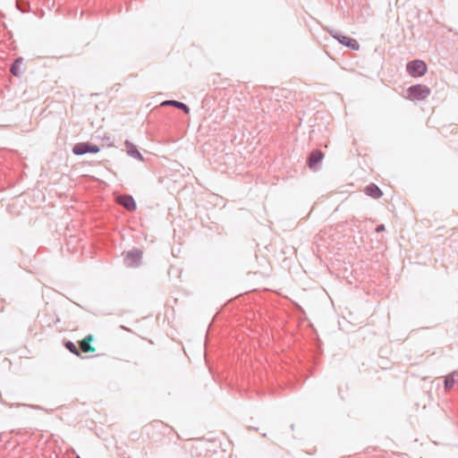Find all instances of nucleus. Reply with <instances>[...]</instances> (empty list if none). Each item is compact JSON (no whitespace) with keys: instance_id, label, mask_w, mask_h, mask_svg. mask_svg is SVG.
<instances>
[{"instance_id":"obj_8","label":"nucleus","mask_w":458,"mask_h":458,"mask_svg":"<svg viewBox=\"0 0 458 458\" xmlns=\"http://www.w3.org/2000/svg\"><path fill=\"white\" fill-rule=\"evenodd\" d=\"M324 158V154L320 150H313L308 159L310 168H314L315 165Z\"/></svg>"},{"instance_id":"obj_2","label":"nucleus","mask_w":458,"mask_h":458,"mask_svg":"<svg viewBox=\"0 0 458 458\" xmlns=\"http://www.w3.org/2000/svg\"><path fill=\"white\" fill-rule=\"evenodd\" d=\"M427 64L420 60H415L408 63L407 71L412 77H420L426 73Z\"/></svg>"},{"instance_id":"obj_14","label":"nucleus","mask_w":458,"mask_h":458,"mask_svg":"<svg viewBox=\"0 0 458 458\" xmlns=\"http://www.w3.org/2000/svg\"><path fill=\"white\" fill-rule=\"evenodd\" d=\"M383 231H385V225H378V226L376 228V232H377V233H381V232H383Z\"/></svg>"},{"instance_id":"obj_13","label":"nucleus","mask_w":458,"mask_h":458,"mask_svg":"<svg viewBox=\"0 0 458 458\" xmlns=\"http://www.w3.org/2000/svg\"><path fill=\"white\" fill-rule=\"evenodd\" d=\"M65 347L73 354L80 356V351L77 348V346L72 342H67L65 343Z\"/></svg>"},{"instance_id":"obj_12","label":"nucleus","mask_w":458,"mask_h":458,"mask_svg":"<svg viewBox=\"0 0 458 458\" xmlns=\"http://www.w3.org/2000/svg\"><path fill=\"white\" fill-rule=\"evenodd\" d=\"M166 105L174 106L177 108H180V109L183 110L186 114H189V112H190V108L185 104L179 102V101L169 100V101H165L162 104V106H166Z\"/></svg>"},{"instance_id":"obj_10","label":"nucleus","mask_w":458,"mask_h":458,"mask_svg":"<svg viewBox=\"0 0 458 458\" xmlns=\"http://www.w3.org/2000/svg\"><path fill=\"white\" fill-rule=\"evenodd\" d=\"M458 383V372H453L445 377V388L446 391H449L454 387V386Z\"/></svg>"},{"instance_id":"obj_15","label":"nucleus","mask_w":458,"mask_h":458,"mask_svg":"<svg viewBox=\"0 0 458 458\" xmlns=\"http://www.w3.org/2000/svg\"><path fill=\"white\" fill-rule=\"evenodd\" d=\"M157 426H160L162 428H166V426L163 425L162 423H157Z\"/></svg>"},{"instance_id":"obj_11","label":"nucleus","mask_w":458,"mask_h":458,"mask_svg":"<svg viewBox=\"0 0 458 458\" xmlns=\"http://www.w3.org/2000/svg\"><path fill=\"white\" fill-rule=\"evenodd\" d=\"M24 70V65L22 59H17L13 66L11 67V72L13 75L19 76L22 71Z\"/></svg>"},{"instance_id":"obj_16","label":"nucleus","mask_w":458,"mask_h":458,"mask_svg":"<svg viewBox=\"0 0 458 458\" xmlns=\"http://www.w3.org/2000/svg\"><path fill=\"white\" fill-rule=\"evenodd\" d=\"M76 458H81L80 456H77Z\"/></svg>"},{"instance_id":"obj_6","label":"nucleus","mask_w":458,"mask_h":458,"mask_svg":"<svg viewBox=\"0 0 458 458\" xmlns=\"http://www.w3.org/2000/svg\"><path fill=\"white\" fill-rule=\"evenodd\" d=\"M142 257V252L140 250H133L130 251L126 254L125 261L129 266L137 265Z\"/></svg>"},{"instance_id":"obj_7","label":"nucleus","mask_w":458,"mask_h":458,"mask_svg":"<svg viewBox=\"0 0 458 458\" xmlns=\"http://www.w3.org/2000/svg\"><path fill=\"white\" fill-rule=\"evenodd\" d=\"M337 39L344 46L350 47L352 50H358L360 48V45L358 41L354 38L346 36H339Z\"/></svg>"},{"instance_id":"obj_4","label":"nucleus","mask_w":458,"mask_h":458,"mask_svg":"<svg viewBox=\"0 0 458 458\" xmlns=\"http://www.w3.org/2000/svg\"><path fill=\"white\" fill-rule=\"evenodd\" d=\"M117 202L127 210L132 211L136 208V203L133 198L130 195H122L117 197Z\"/></svg>"},{"instance_id":"obj_5","label":"nucleus","mask_w":458,"mask_h":458,"mask_svg":"<svg viewBox=\"0 0 458 458\" xmlns=\"http://www.w3.org/2000/svg\"><path fill=\"white\" fill-rule=\"evenodd\" d=\"M94 341V336L92 335H89L85 336L80 342V348L83 352H94L96 348L91 345V343Z\"/></svg>"},{"instance_id":"obj_9","label":"nucleus","mask_w":458,"mask_h":458,"mask_svg":"<svg viewBox=\"0 0 458 458\" xmlns=\"http://www.w3.org/2000/svg\"><path fill=\"white\" fill-rule=\"evenodd\" d=\"M364 191L367 195L374 199H379L383 195L382 191L376 184L373 183L368 185L365 188Z\"/></svg>"},{"instance_id":"obj_3","label":"nucleus","mask_w":458,"mask_h":458,"mask_svg":"<svg viewBox=\"0 0 458 458\" xmlns=\"http://www.w3.org/2000/svg\"><path fill=\"white\" fill-rule=\"evenodd\" d=\"M72 151L75 155H83L86 153H98L99 148L87 142H81L74 145Z\"/></svg>"},{"instance_id":"obj_1","label":"nucleus","mask_w":458,"mask_h":458,"mask_svg":"<svg viewBox=\"0 0 458 458\" xmlns=\"http://www.w3.org/2000/svg\"><path fill=\"white\" fill-rule=\"evenodd\" d=\"M431 91L430 89L425 85L411 86L407 89L406 98L411 101H420L426 99Z\"/></svg>"}]
</instances>
